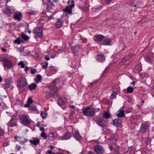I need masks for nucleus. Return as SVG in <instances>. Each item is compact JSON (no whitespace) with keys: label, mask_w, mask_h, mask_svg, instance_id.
Instances as JSON below:
<instances>
[{"label":"nucleus","mask_w":154,"mask_h":154,"mask_svg":"<svg viewBox=\"0 0 154 154\" xmlns=\"http://www.w3.org/2000/svg\"><path fill=\"white\" fill-rule=\"evenodd\" d=\"M2 61L3 62L4 65L5 67L8 68L12 66V63L10 60L6 58H4L3 59Z\"/></svg>","instance_id":"6e6552de"},{"label":"nucleus","mask_w":154,"mask_h":154,"mask_svg":"<svg viewBox=\"0 0 154 154\" xmlns=\"http://www.w3.org/2000/svg\"><path fill=\"white\" fill-rule=\"evenodd\" d=\"M41 136L44 138L45 139H46L47 136L46 135L45 133L44 132H42L41 134Z\"/></svg>","instance_id":"58836bf2"},{"label":"nucleus","mask_w":154,"mask_h":154,"mask_svg":"<svg viewBox=\"0 0 154 154\" xmlns=\"http://www.w3.org/2000/svg\"><path fill=\"white\" fill-rule=\"evenodd\" d=\"M20 119L22 123L26 126L29 125L30 122L28 117L25 115H23L21 116L20 117Z\"/></svg>","instance_id":"423d86ee"},{"label":"nucleus","mask_w":154,"mask_h":154,"mask_svg":"<svg viewBox=\"0 0 154 154\" xmlns=\"http://www.w3.org/2000/svg\"><path fill=\"white\" fill-rule=\"evenodd\" d=\"M36 109V107L35 106H34L33 107H32V106H29V109L32 110H33L34 109Z\"/></svg>","instance_id":"49530a36"},{"label":"nucleus","mask_w":154,"mask_h":154,"mask_svg":"<svg viewBox=\"0 0 154 154\" xmlns=\"http://www.w3.org/2000/svg\"><path fill=\"white\" fill-rule=\"evenodd\" d=\"M52 18V17L51 16L48 17V18L47 19V20H49L51 19Z\"/></svg>","instance_id":"13d9d810"},{"label":"nucleus","mask_w":154,"mask_h":154,"mask_svg":"<svg viewBox=\"0 0 154 154\" xmlns=\"http://www.w3.org/2000/svg\"><path fill=\"white\" fill-rule=\"evenodd\" d=\"M79 47V45H76L75 46H73L72 48V51L75 55H77L78 53L76 51L77 49H78Z\"/></svg>","instance_id":"dca6fc26"},{"label":"nucleus","mask_w":154,"mask_h":154,"mask_svg":"<svg viewBox=\"0 0 154 154\" xmlns=\"http://www.w3.org/2000/svg\"><path fill=\"white\" fill-rule=\"evenodd\" d=\"M104 36L102 35H99L97 36L96 38V39L97 41H101L102 39H103V38H104Z\"/></svg>","instance_id":"7c9ffc66"},{"label":"nucleus","mask_w":154,"mask_h":154,"mask_svg":"<svg viewBox=\"0 0 154 154\" xmlns=\"http://www.w3.org/2000/svg\"><path fill=\"white\" fill-rule=\"evenodd\" d=\"M111 41V39H105L102 42V45H109Z\"/></svg>","instance_id":"393cba45"},{"label":"nucleus","mask_w":154,"mask_h":154,"mask_svg":"<svg viewBox=\"0 0 154 154\" xmlns=\"http://www.w3.org/2000/svg\"><path fill=\"white\" fill-rule=\"evenodd\" d=\"M28 103L30 104V103H32V101L31 98H29L28 99Z\"/></svg>","instance_id":"a18cd8bd"},{"label":"nucleus","mask_w":154,"mask_h":154,"mask_svg":"<svg viewBox=\"0 0 154 154\" xmlns=\"http://www.w3.org/2000/svg\"><path fill=\"white\" fill-rule=\"evenodd\" d=\"M135 84V82H131V85H134Z\"/></svg>","instance_id":"680f3d73"},{"label":"nucleus","mask_w":154,"mask_h":154,"mask_svg":"<svg viewBox=\"0 0 154 154\" xmlns=\"http://www.w3.org/2000/svg\"><path fill=\"white\" fill-rule=\"evenodd\" d=\"M20 38L18 37L14 41V43H17L18 44H20L21 42H23V40L20 39Z\"/></svg>","instance_id":"bb28decb"},{"label":"nucleus","mask_w":154,"mask_h":154,"mask_svg":"<svg viewBox=\"0 0 154 154\" xmlns=\"http://www.w3.org/2000/svg\"><path fill=\"white\" fill-rule=\"evenodd\" d=\"M59 105L60 106L62 105L65 104L67 103V101L65 98L60 97L58 101Z\"/></svg>","instance_id":"9b49d317"},{"label":"nucleus","mask_w":154,"mask_h":154,"mask_svg":"<svg viewBox=\"0 0 154 154\" xmlns=\"http://www.w3.org/2000/svg\"><path fill=\"white\" fill-rule=\"evenodd\" d=\"M25 70L26 71V73H27V72L29 70V67H25Z\"/></svg>","instance_id":"09e8293b"},{"label":"nucleus","mask_w":154,"mask_h":154,"mask_svg":"<svg viewBox=\"0 0 154 154\" xmlns=\"http://www.w3.org/2000/svg\"><path fill=\"white\" fill-rule=\"evenodd\" d=\"M140 118V116L139 115L133 116L131 118V122L132 123L134 124Z\"/></svg>","instance_id":"ddd939ff"},{"label":"nucleus","mask_w":154,"mask_h":154,"mask_svg":"<svg viewBox=\"0 0 154 154\" xmlns=\"http://www.w3.org/2000/svg\"><path fill=\"white\" fill-rule=\"evenodd\" d=\"M116 92H114L110 96V98L111 99H112L116 96Z\"/></svg>","instance_id":"4c0bfd02"},{"label":"nucleus","mask_w":154,"mask_h":154,"mask_svg":"<svg viewBox=\"0 0 154 154\" xmlns=\"http://www.w3.org/2000/svg\"><path fill=\"white\" fill-rule=\"evenodd\" d=\"M48 138L50 140H54L55 137L54 134L52 132H50L48 134Z\"/></svg>","instance_id":"5701e85b"},{"label":"nucleus","mask_w":154,"mask_h":154,"mask_svg":"<svg viewBox=\"0 0 154 154\" xmlns=\"http://www.w3.org/2000/svg\"><path fill=\"white\" fill-rule=\"evenodd\" d=\"M59 82L58 79L53 81L52 85L47 87V90L46 92V97L48 98L51 96L54 95L57 91V88L55 84Z\"/></svg>","instance_id":"f257e3e1"},{"label":"nucleus","mask_w":154,"mask_h":154,"mask_svg":"<svg viewBox=\"0 0 154 154\" xmlns=\"http://www.w3.org/2000/svg\"><path fill=\"white\" fill-rule=\"evenodd\" d=\"M9 125L11 126H15L17 125V122L12 119L10 120L9 122Z\"/></svg>","instance_id":"6ab92c4d"},{"label":"nucleus","mask_w":154,"mask_h":154,"mask_svg":"<svg viewBox=\"0 0 154 154\" xmlns=\"http://www.w3.org/2000/svg\"><path fill=\"white\" fill-rule=\"evenodd\" d=\"M83 115L86 116H93L95 114V111L93 109L88 107L82 109Z\"/></svg>","instance_id":"f03ea898"},{"label":"nucleus","mask_w":154,"mask_h":154,"mask_svg":"<svg viewBox=\"0 0 154 154\" xmlns=\"http://www.w3.org/2000/svg\"><path fill=\"white\" fill-rule=\"evenodd\" d=\"M97 123L100 126H101L103 128V130L106 127V123L104 119L101 118L98 119Z\"/></svg>","instance_id":"9d476101"},{"label":"nucleus","mask_w":154,"mask_h":154,"mask_svg":"<svg viewBox=\"0 0 154 154\" xmlns=\"http://www.w3.org/2000/svg\"><path fill=\"white\" fill-rule=\"evenodd\" d=\"M36 70L35 69H32L31 71V73L32 74H34L36 72Z\"/></svg>","instance_id":"79ce46f5"},{"label":"nucleus","mask_w":154,"mask_h":154,"mask_svg":"<svg viewBox=\"0 0 154 154\" xmlns=\"http://www.w3.org/2000/svg\"><path fill=\"white\" fill-rule=\"evenodd\" d=\"M42 28L39 26L35 28L33 31V32L35 34L34 37L41 38L42 35Z\"/></svg>","instance_id":"7ed1b4c3"},{"label":"nucleus","mask_w":154,"mask_h":154,"mask_svg":"<svg viewBox=\"0 0 154 154\" xmlns=\"http://www.w3.org/2000/svg\"><path fill=\"white\" fill-rule=\"evenodd\" d=\"M40 123L39 122H38L36 124V126L37 127H38L40 125Z\"/></svg>","instance_id":"052dcab7"},{"label":"nucleus","mask_w":154,"mask_h":154,"mask_svg":"<svg viewBox=\"0 0 154 154\" xmlns=\"http://www.w3.org/2000/svg\"><path fill=\"white\" fill-rule=\"evenodd\" d=\"M139 66H136L135 69L137 70V72H139L141 70V68L140 67L139 69H138V67Z\"/></svg>","instance_id":"c03bdc74"},{"label":"nucleus","mask_w":154,"mask_h":154,"mask_svg":"<svg viewBox=\"0 0 154 154\" xmlns=\"http://www.w3.org/2000/svg\"><path fill=\"white\" fill-rule=\"evenodd\" d=\"M111 117V115L109 113L104 111L103 112V117L106 119L110 118Z\"/></svg>","instance_id":"b1692460"},{"label":"nucleus","mask_w":154,"mask_h":154,"mask_svg":"<svg viewBox=\"0 0 154 154\" xmlns=\"http://www.w3.org/2000/svg\"><path fill=\"white\" fill-rule=\"evenodd\" d=\"M12 83V81L11 79H6L5 80V83L4 88H9Z\"/></svg>","instance_id":"1a4fd4ad"},{"label":"nucleus","mask_w":154,"mask_h":154,"mask_svg":"<svg viewBox=\"0 0 154 154\" xmlns=\"http://www.w3.org/2000/svg\"><path fill=\"white\" fill-rule=\"evenodd\" d=\"M71 137V134L69 133H67L65 134L63 137H62V139L63 140H66L69 138H70Z\"/></svg>","instance_id":"4be33fe9"},{"label":"nucleus","mask_w":154,"mask_h":154,"mask_svg":"<svg viewBox=\"0 0 154 154\" xmlns=\"http://www.w3.org/2000/svg\"><path fill=\"white\" fill-rule=\"evenodd\" d=\"M37 85L35 83H32L28 85V88L29 89L32 91L35 89Z\"/></svg>","instance_id":"f3484780"},{"label":"nucleus","mask_w":154,"mask_h":154,"mask_svg":"<svg viewBox=\"0 0 154 154\" xmlns=\"http://www.w3.org/2000/svg\"><path fill=\"white\" fill-rule=\"evenodd\" d=\"M23 54L24 55L26 56L29 54V51L27 50H24L23 51Z\"/></svg>","instance_id":"ea45409f"},{"label":"nucleus","mask_w":154,"mask_h":154,"mask_svg":"<svg viewBox=\"0 0 154 154\" xmlns=\"http://www.w3.org/2000/svg\"><path fill=\"white\" fill-rule=\"evenodd\" d=\"M130 154H134V150L133 149H130L129 150Z\"/></svg>","instance_id":"a19ab883"},{"label":"nucleus","mask_w":154,"mask_h":154,"mask_svg":"<svg viewBox=\"0 0 154 154\" xmlns=\"http://www.w3.org/2000/svg\"><path fill=\"white\" fill-rule=\"evenodd\" d=\"M17 84L19 87L23 88L27 85V83L26 79L23 77H22L17 81Z\"/></svg>","instance_id":"20e7f679"},{"label":"nucleus","mask_w":154,"mask_h":154,"mask_svg":"<svg viewBox=\"0 0 154 154\" xmlns=\"http://www.w3.org/2000/svg\"><path fill=\"white\" fill-rule=\"evenodd\" d=\"M72 134L73 137L76 139L79 140L81 139V136L77 131L73 132Z\"/></svg>","instance_id":"2eb2a0df"},{"label":"nucleus","mask_w":154,"mask_h":154,"mask_svg":"<svg viewBox=\"0 0 154 154\" xmlns=\"http://www.w3.org/2000/svg\"><path fill=\"white\" fill-rule=\"evenodd\" d=\"M116 142V139L114 138L109 139L108 140L109 143H110L111 144L110 145H112V144L114 145L115 143Z\"/></svg>","instance_id":"473e14b6"},{"label":"nucleus","mask_w":154,"mask_h":154,"mask_svg":"<svg viewBox=\"0 0 154 154\" xmlns=\"http://www.w3.org/2000/svg\"><path fill=\"white\" fill-rule=\"evenodd\" d=\"M47 114L46 113L44 112H42L41 113V115L42 116V118L44 119H45L47 117Z\"/></svg>","instance_id":"f704fd0d"},{"label":"nucleus","mask_w":154,"mask_h":154,"mask_svg":"<svg viewBox=\"0 0 154 154\" xmlns=\"http://www.w3.org/2000/svg\"><path fill=\"white\" fill-rule=\"evenodd\" d=\"M113 124L114 126H117L120 125V122H119V119L117 118L114 120L113 121Z\"/></svg>","instance_id":"aec40b11"},{"label":"nucleus","mask_w":154,"mask_h":154,"mask_svg":"<svg viewBox=\"0 0 154 154\" xmlns=\"http://www.w3.org/2000/svg\"><path fill=\"white\" fill-rule=\"evenodd\" d=\"M48 153L49 154H52L53 152L51 150H49L48 152Z\"/></svg>","instance_id":"bf43d9fd"},{"label":"nucleus","mask_w":154,"mask_h":154,"mask_svg":"<svg viewBox=\"0 0 154 154\" xmlns=\"http://www.w3.org/2000/svg\"><path fill=\"white\" fill-rule=\"evenodd\" d=\"M20 38L21 40L24 39L25 41L28 40L29 39V37L27 35H25L24 34L21 35Z\"/></svg>","instance_id":"cd10ccee"},{"label":"nucleus","mask_w":154,"mask_h":154,"mask_svg":"<svg viewBox=\"0 0 154 154\" xmlns=\"http://www.w3.org/2000/svg\"><path fill=\"white\" fill-rule=\"evenodd\" d=\"M2 51L3 52H5L6 51V49L4 48H2Z\"/></svg>","instance_id":"5fc2aeb1"},{"label":"nucleus","mask_w":154,"mask_h":154,"mask_svg":"<svg viewBox=\"0 0 154 154\" xmlns=\"http://www.w3.org/2000/svg\"><path fill=\"white\" fill-rule=\"evenodd\" d=\"M21 16V14L20 13H16L14 16V17L16 19L19 20H20Z\"/></svg>","instance_id":"c85d7f7f"},{"label":"nucleus","mask_w":154,"mask_h":154,"mask_svg":"<svg viewBox=\"0 0 154 154\" xmlns=\"http://www.w3.org/2000/svg\"><path fill=\"white\" fill-rule=\"evenodd\" d=\"M74 1L72 0L71 1V5L69 6H68L65 9H63V12H67L69 14H70L72 12V8L74 6Z\"/></svg>","instance_id":"0eeeda50"},{"label":"nucleus","mask_w":154,"mask_h":154,"mask_svg":"<svg viewBox=\"0 0 154 154\" xmlns=\"http://www.w3.org/2000/svg\"><path fill=\"white\" fill-rule=\"evenodd\" d=\"M94 149L95 152L98 154H102L104 152V150L102 146L97 145L94 146Z\"/></svg>","instance_id":"39448f33"},{"label":"nucleus","mask_w":154,"mask_h":154,"mask_svg":"<svg viewBox=\"0 0 154 154\" xmlns=\"http://www.w3.org/2000/svg\"><path fill=\"white\" fill-rule=\"evenodd\" d=\"M87 154H94V153L92 152L89 151Z\"/></svg>","instance_id":"6e6d98bb"},{"label":"nucleus","mask_w":154,"mask_h":154,"mask_svg":"<svg viewBox=\"0 0 154 154\" xmlns=\"http://www.w3.org/2000/svg\"><path fill=\"white\" fill-rule=\"evenodd\" d=\"M29 105V104L28 103H26L24 105V106L25 107H28Z\"/></svg>","instance_id":"603ef678"},{"label":"nucleus","mask_w":154,"mask_h":154,"mask_svg":"<svg viewBox=\"0 0 154 154\" xmlns=\"http://www.w3.org/2000/svg\"><path fill=\"white\" fill-rule=\"evenodd\" d=\"M40 130L42 132H44V128L40 127Z\"/></svg>","instance_id":"3c124183"},{"label":"nucleus","mask_w":154,"mask_h":154,"mask_svg":"<svg viewBox=\"0 0 154 154\" xmlns=\"http://www.w3.org/2000/svg\"><path fill=\"white\" fill-rule=\"evenodd\" d=\"M128 93H132L133 92V88L131 86L128 87L127 88Z\"/></svg>","instance_id":"72a5a7b5"},{"label":"nucleus","mask_w":154,"mask_h":154,"mask_svg":"<svg viewBox=\"0 0 154 154\" xmlns=\"http://www.w3.org/2000/svg\"><path fill=\"white\" fill-rule=\"evenodd\" d=\"M45 59L47 60H49L50 59V58L48 57H45Z\"/></svg>","instance_id":"e2e57ef3"},{"label":"nucleus","mask_w":154,"mask_h":154,"mask_svg":"<svg viewBox=\"0 0 154 154\" xmlns=\"http://www.w3.org/2000/svg\"><path fill=\"white\" fill-rule=\"evenodd\" d=\"M125 116L124 111L123 110H120L117 114V116L119 118Z\"/></svg>","instance_id":"412c9836"},{"label":"nucleus","mask_w":154,"mask_h":154,"mask_svg":"<svg viewBox=\"0 0 154 154\" xmlns=\"http://www.w3.org/2000/svg\"><path fill=\"white\" fill-rule=\"evenodd\" d=\"M109 148L111 150L115 151L116 153L118 152V149H119V146L116 145L115 143L114 145H109Z\"/></svg>","instance_id":"f8f14e48"},{"label":"nucleus","mask_w":154,"mask_h":154,"mask_svg":"<svg viewBox=\"0 0 154 154\" xmlns=\"http://www.w3.org/2000/svg\"><path fill=\"white\" fill-rule=\"evenodd\" d=\"M112 0H106V3L107 4L109 3Z\"/></svg>","instance_id":"8fccbe9b"},{"label":"nucleus","mask_w":154,"mask_h":154,"mask_svg":"<svg viewBox=\"0 0 154 154\" xmlns=\"http://www.w3.org/2000/svg\"><path fill=\"white\" fill-rule=\"evenodd\" d=\"M3 130L0 129V136H2L3 135Z\"/></svg>","instance_id":"de8ad7c7"},{"label":"nucleus","mask_w":154,"mask_h":154,"mask_svg":"<svg viewBox=\"0 0 154 154\" xmlns=\"http://www.w3.org/2000/svg\"><path fill=\"white\" fill-rule=\"evenodd\" d=\"M18 64L19 65L21 66V67L22 68H23L24 67L25 64L23 62L20 61L18 63Z\"/></svg>","instance_id":"e433bc0d"},{"label":"nucleus","mask_w":154,"mask_h":154,"mask_svg":"<svg viewBox=\"0 0 154 154\" xmlns=\"http://www.w3.org/2000/svg\"><path fill=\"white\" fill-rule=\"evenodd\" d=\"M29 141L33 144L36 145L39 143V140L36 139H35L33 140H29Z\"/></svg>","instance_id":"a878e982"},{"label":"nucleus","mask_w":154,"mask_h":154,"mask_svg":"<svg viewBox=\"0 0 154 154\" xmlns=\"http://www.w3.org/2000/svg\"><path fill=\"white\" fill-rule=\"evenodd\" d=\"M48 65V62H46L45 63V65H43V68L44 69H45L46 68Z\"/></svg>","instance_id":"37998d69"},{"label":"nucleus","mask_w":154,"mask_h":154,"mask_svg":"<svg viewBox=\"0 0 154 154\" xmlns=\"http://www.w3.org/2000/svg\"><path fill=\"white\" fill-rule=\"evenodd\" d=\"M50 148L51 149H52L53 148H54L55 147L52 146H50Z\"/></svg>","instance_id":"69168bd1"},{"label":"nucleus","mask_w":154,"mask_h":154,"mask_svg":"<svg viewBox=\"0 0 154 154\" xmlns=\"http://www.w3.org/2000/svg\"><path fill=\"white\" fill-rule=\"evenodd\" d=\"M51 71L54 73H55L56 72V70L54 68L51 69Z\"/></svg>","instance_id":"864d4df0"},{"label":"nucleus","mask_w":154,"mask_h":154,"mask_svg":"<svg viewBox=\"0 0 154 154\" xmlns=\"http://www.w3.org/2000/svg\"><path fill=\"white\" fill-rule=\"evenodd\" d=\"M2 79L1 77L0 76V82H2Z\"/></svg>","instance_id":"774afa93"},{"label":"nucleus","mask_w":154,"mask_h":154,"mask_svg":"<svg viewBox=\"0 0 154 154\" xmlns=\"http://www.w3.org/2000/svg\"><path fill=\"white\" fill-rule=\"evenodd\" d=\"M146 144L147 145L149 144L151 142V140L149 138H146L144 139Z\"/></svg>","instance_id":"c9c22d12"},{"label":"nucleus","mask_w":154,"mask_h":154,"mask_svg":"<svg viewBox=\"0 0 154 154\" xmlns=\"http://www.w3.org/2000/svg\"><path fill=\"white\" fill-rule=\"evenodd\" d=\"M97 59L100 62H103L105 60L104 56L98 55L97 56Z\"/></svg>","instance_id":"a211bd4d"},{"label":"nucleus","mask_w":154,"mask_h":154,"mask_svg":"<svg viewBox=\"0 0 154 154\" xmlns=\"http://www.w3.org/2000/svg\"><path fill=\"white\" fill-rule=\"evenodd\" d=\"M37 79H35V82L36 83H38L39 82H40L41 81V75H38L36 76Z\"/></svg>","instance_id":"2f4dec72"},{"label":"nucleus","mask_w":154,"mask_h":154,"mask_svg":"<svg viewBox=\"0 0 154 154\" xmlns=\"http://www.w3.org/2000/svg\"><path fill=\"white\" fill-rule=\"evenodd\" d=\"M8 11L10 13H12L13 12V11L12 10H10L9 11V9H8Z\"/></svg>","instance_id":"4d7b16f0"},{"label":"nucleus","mask_w":154,"mask_h":154,"mask_svg":"<svg viewBox=\"0 0 154 154\" xmlns=\"http://www.w3.org/2000/svg\"><path fill=\"white\" fill-rule=\"evenodd\" d=\"M69 107L70 108H74V107H75V106L73 105H72L71 106L70 105V106H69Z\"/></svg>","instance_id":"0e129e2a"},{"label":"nucleus","mask_w":154,"mask_h":154,"mask_svg":"<svg viewBox=\"0 0 154 154\" xmlns=\"http://www.w3.org/2000/svg\"><path fill=\"white\" fill-rule=\"evenodd\" d=\"M108 67H107L105 69V70L103 71V73H105L106 72V69H108Z\"/></svg>","instance_id":"338daca9"},{"label":"nucleus","mask_w":154,"mask_h":154,"mask_svg":"<svg viewBox=\"0 0 154 154\" xmlns=\"http://www.w3.org/2000/svg\"><path fill=\"white\" fill-rule=\"evenodd\" d=\"M148 128V126L145 124H142L140 131L142 133H144L146 131Z\"/></svg>","instance_id":"4468645a"},{"label":"nucleus","mask_w":154,"mask_h":154,"mask_svg":"<svg viewBox=\"0 0 154 154\" xmlns=\"http://www.w3.org/2000/svg\"><path fill=\"white\" fill-rule=\"evenodd\" d=\"M63 25V23L60 21H57L56 22L55 25V27L56 28L61 27Z\"/></svg>","instance_id":"c756f323"}]
</instances>
